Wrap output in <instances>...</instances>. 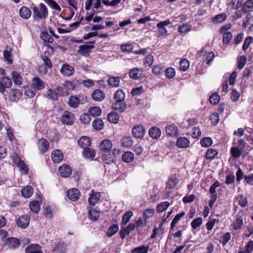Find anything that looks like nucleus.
Returning <instances> with one entry per match:
<instances>
[{
	"label": "nucleus",
	"mask_w": 253,
	"mask_h": 253,
	"mask_svg": "<svg viewBox=\"0 0 253 253\" xmlns=\"http://www.w3.org/2000/svg\"><path fill=\"white\" fill-rule=\"evenodd\" d=\"M67 195L70 200L76 201L79 199L81 196V193L78 189L72 188L67 191Z\"/></svg>",
	"instance_id": "f3484780"
},
{
	"label": "nucleus",
	"mask_w": 253,
	"mask_h": 253,
	"mask_svg": "<svg viewBox=\"0 0 253 253\" xmlns=\"http://www.w3.org/2000/svg\"><path fill=\"white\" fill-rule=\"evenodd\" d=\"M40 10H39L36 6L33 8V15L34 19H42L47 17L48 12L45 5L42 3L40 4Z\"/></svg>",
	"instance_id": "f257e3e1"
},
{
	"label": "nucleus",
	"mask_w": 253,
	"mask_h": 253,
	"mask_svg": "<svg viewBox=\"0 0 253 253\" xmlns=\"http://www.w3.org/2000/svg\"><path fill=\"white\" fill-rule=\"evenodd\" d=\"M51 8L54 9L58 11H60L61 8L59 4L54 0H44Z\"/></svg>",
	"instance_id": "13d9d810"
},
{
	"label": "nucleus",
	"mask_w": 253,
	"mask_h": 253,
	"mask_svg": "<svg viewBox=\"0 0 253 253\" xmlns=\"http://www.w3.org/2000/svg\"><path fill=\"white\" fill-rule=\"evenodd\" d=\"M140 69L138 68H134L129 72V77L133 80H137L141 77V73H140Z\"/></svg>",
	"instance_id": "ea45409f"
},
{
	"label": "nucleus",
	"mask_w": 253,
	"mask_h": 253,
	"mask_svg": "<svg viewBox=\"0 0 253 253\" xmlns=\"http://www.w3.org/2000/svg\"><path fill=\"white\" fill-rule=\"evenodd\" d=\"M20 16L24 19H28L31 15V10L27 7L23 6L19 10Z\"/></svg>",
	"instance_id": "c85d7f7f"
},
{
	"label": "nucleus",
	"mask_w": 253,
	"mask_h": 253,
	"mask_svg": "<svg viewBox=\"0 0 253 253\" xmlns=\"http://www.w3.org/2000/svg\"><path fill=\"white\" fill-rule=\"evenodd\" d=\"M107 82L112 87H118L119 86L120 78L119 77H110L108 79Z\"/></svg>",
	"instance_id": "37998d69"
},
{
	"label": "nucleus",
	"mask_w": 253,
	"mask_h": 253,
	"mask_svg": "<svg viewBox=\"0 0 253 253\" xmlns=\"http://www.w3.org/2000/svg\"><path fill=\"white\" fill-rule=\"evenodd\" d=\"M166 132L169 136H175L178 134V129L175 125L172 124L166 127Z\"/></svg>",
	"instance_id": "b1692460"
},
{
	"label": "nucleus",
	"mask_w": 253,
	"mask_h": 253,
	"mask_svg": "<svg viewBox=\"0 0 253 253\" xmlns=\"http://www.w3.org/2000/svg\"><path fill=\"white\" fill-rule=\"evenodd\" d=\"M75 117L73 113L65 111L61 117V121L62 124L72 125L75 122Z\"/></svg>",
	"instance_id": "39448f33"
},
{
	"label": "nucleus",
	"mask_w": 253,
	"mask_h": 253,
	"mask_svg": "<svg viewBox=\"0 0 253 253\" xmlns=\"http://www.w3.org/2000/svg\"><path fill=\"white\" fill-rule=\"evenodd\" d=\"M185 212L184 211H182L180 213L177 214L174 218L173 219L171 225H170V229H172L174 227L176 224L179 221V220L185 216Z\"/></svg>",
	"instance_id": "de8ad7c7"
},
{
	"label": "nucleus",
	"mask_w": 253,
	"mask_h": 253,
	"mask_svg": "<svg viewBox=\"0 0 253 253\" xmlns=\"http://www.w3.org/2000/svg\"><path fill=\"white\" fill-rule=\"evenodd\" d=\"M24 89H25L24 94L28 97H29L30 98H32L36 95V93H37L36 89H33L32 87L31 88H30V87L29 86L25 87Z\"/></svg>",
	"instance_id": "680f3d73"
},
{
	"label": "nucleus",
	"mask_w": 253,
	"mask_h": 253,
	"mask_svg": "<svg viewBox=\"0 0 253 253\" xmlns=\"http://www.w3.org/2000/svg\"><path fill=\"white\" fill-rule=\"evenodd\" d=\"M43 213L46 217L52 218L53 217V212L50 205H47L43 208Z\"/></svg>",
	"instance_id": "69168bd1"
},
{
	"label": "nucleus",
	"mask_w": 253,
	"mask_h": 253,
	"mask_svg": "<svg viewBox=\"0 0 253 253\" xmlns=\"http://www.w3.org/2000/svg\"><path fill=\"white\" fill-rule=\"evenodd\" d=\"M101 195L100 192L91 191L88 198V203L90 205L94 206L100 201Z\"/></svg>",
	"instance_id": "f8f14e48"
},
{
	"label": "nucleus",
	"mask_w": 253,
	"mask_h": 253,
	"mask_svg": "<svg viewBox=\"0 0 253 253\" xmlns=\"http://www.w3.org/2000/svg\"><path fill=\"white\" fill-rule=\"evenodd\" d=\"M108 120L113 124H117L119 120V116L115 113H110L107 115Z\"/></svg>",
	"instance_id": "052dcab7"
},
{
	"label": "nucleus",
	"mask_w": 253,
	"mask_h": 253,
	"mask_svg": "<svg viewBox=\"0 0 253 253\" xmlns=\"http://www.w3.org/2000/svg\"><path fill=\"white\" fill-rule=\"evenodd\" d=\"M227 18V15L225 13L215 15L212 18V22L214 24H219L224 22Z\"/></svg>",
	"instance_id": "79ce46f5"
},
{
	"label": "nucleus",
	"mask_w": 253,
	"mask_h": 253,
	"mask_svg": "<svg viewBox=\"0 0 253 253\" xmlns=\"http://www.w3.org/2000/svg\"><path fill=\"white\" fill-rule=\"evenodd\" d=\"M78 144L81 148L85 149V148L89 147L91 142L90 138L87 136H82L78 141Z\"/></svg>",
	"instance_id": "412c9836"
},
{
	"label": "nucleus",
	"mask_w": 253,
	"mask_h": 253,
	"mask_svg": "<svg viewBox=\"0 0 253 253\" xmlns=\"http://www.w3.org/2000/svg\"><path fill=\"white\" fill-rule=\"evenodd\" d=\"M88 112L90 116L97 117L101 115L102 110L99 106H91L88 108Z\"/></svg>",
	"instance_id": "c756f323"
},
{
	"label": "nucleus",
	"mask_w": 253,
	"mask_h": 253,
	"mask_svg": "<svg viewBox=\"0 0 253 253\" xmlns=\"http://www.w3.org/2000/svg\"><path fill=\"white\" fill-rule=\"evenodd\" d=\"M121 141V145L127 148L131 147L134 143V141L131 136L123 137Z\"/></svg>",
	"instance_id": "cd10ccee"
},
{
	"label": "nucleus",
	"mask_w": 253,
	"mask_h": 253,
	"mask_svg": "<svg viewBox=\"0 0 253 253\" xmlns=\"http://www.w3.org/2000/svg\"><path fill=\"white\" fill-rule=\"evenodd\" d=\"M200 143L202 146L205 147H209L212 144V140L211 137H204L201 140Z\"/></svg>",
	"instance_id": "0e129e2a"
},
{
	"label": "nucleus",
	"mask_w": 253,
	"mask_h": 253,
	"mask_svg": "<svg viewBox=\"0 0 253 253\" xmlns=\"http://www.w3.org/2000/svg\"><path fill=\"white\" fill-rule=\"evenodd\" d=\"M217 155V151L213 149H209L206 154L207 159H212Z\"/></svg>",
	"instance_id": "774afa93"
},
{
	"label": "nucleus",
	"mask_w": 253,
	"mask_h": 253,
	"mask_svg": "<svg viewBox=\"0 0 253 253\" xmlns=\"http://www.w3.org/2000/svg\"><path fill=\"white\" fill-rule=\"evenodd\" d=\"M17 166L19 168V170L23 174H27L29 172L28 166L24 161H21L17 164Z\"/></svg>",
	"instance_id": "a18cd8bd"
},
{
	"label": "nucleus",
	"mask_w": 253,
	"mask_h": 253,
	"mask_svg": "<svg viewBox=\"0 0 253 253\" xmlns=\"http://www.w3.org/2000/svg\"><path fill=\"white\" fill-rule=\"evenodd\" d=\"M44 64L39 67V72L40 74L45 75L48 72V69H51L53 67L50 59L46 55L42 57Z\"/></svg>",
	"instance_id": "7ed1b4c3"
},
{
	"label": "nucleus",
	"mask_w": 253,
	"mask_h": 253,
	"mask_svg": "<svg viewBox=\"0 0 253 253\" xmlns=\"http://www.w3.org/2000/svg\"><path fill=\"white\" fill-rule=\"evenodd\" d=\"M88 212L89 219L93 221H97L100 217V212L92 208H89Z\"/></svg>",
	"instance_id": "393cba45"
},
{
	"label": "nucleus",
	"mask_w": 253,
	"mask_h": 253,
	"mask_svg": "<svg viewBox=\"0 0 253 253\" xmlns=\"http://www.w3.org/2000/svg\"><path fill=\"white\" fill-rule=\"evenodd\" d=\"M121 50L124 52H131L133 49V45L132 43H124L121 45Z\"/></svg>",
	"instance_id": "338daca9"
},
{
	"label": "nucleus",
	"mask_w": 253,
	"mask_h": 253,
	"mask_svg": "<svg viewBox=\"0 0 253 253\" xmlns=\"http://www.w3.org/2000/svg\"><path fill=\"white\" fill-rule=\"evenodd\" d=\"M133 154L129 151L125 152L122 156V160L125 163H130L133 161Z\"/></svg>",
	"instance_id": "09e8293b"
},
{
	"label": "nucleus",
	"mask_w": 253,
	"mask_h": 253,
	"mask_svg": "<svg viewBox=\"0 0 253 253\" xmlns=\"http://www.w3.org/2000/svg\"><path fill=\"white\" fill-rule=\"evenodd\" d=\"M60 71L62 75L68 77L73 75L75 70L72 66L67 63H64L62 65Z\"/></svg>",
	"instance_id": "4468645a"
},
{
	"label": "nucleus",
	"mask_w": 253,
	"mask_h": 253,
	"mask_svg": "<svg viewBox=\"0 0 253 253\" xmlns=\"http://www.w3.org/2000/svg\"><path fill=\"white\" fill-rule=\"evenodd\" d=\"M244 224L243 219L242 215H236L235 221L232 224L233 228L234 230H239L242 228Z\"/></svg>",
	"instance_id": "7c9ffc66"
},
{
	"label": "nucleus",
	"mask_w": 253,
	"mask_h": 253,
	"mask_svg": "<svg viewBox=\"0 0 253 253\" xmlns=\"http://www.w3.org/2000/svg\"><path fill=\"white\" fill-rule=\"evenodd\" d=\"M131 133L134 138L142 139L144 137L146 133V130L142 125H137L132 128Z\"/></svg>",
	"instance_id": "20e7f679"
},
{
	"label": "nucleus",
	"mask_w": 253,
	"mask_h": 253,
	"mask_svg": "<svg viewBox=\"0 0 253 253\" xmlns=\"http://www.w3.org/2000/svg\"><path fill=\"white\" fill-rule=\"evenodd\" d=\"M30 216L28 215H22L19 217L16 221L17 225L22 228H26L29 224Z\"/></svg>",
	"instance_id": "6e6552de"
},
{
	"label": "nucleus",
	"mask_w": 253,
	"mask_h": 253,
	"mask_svg": "<svg viewBox=\"0 0 253 253\" xmlns=\"http://www.w3.org/2000/svg\"><path fill=\"white\" fill-rule=\"evenodd\" d=\"M31 87L36 90H41L45 87V83L39 77H34L31 80Z\"/></svg>",
	"instance_id": "423d86ee"
},
{
	"label": "nucleus",
	"mask_w": 253,
	"mask_h": 253,
	"mask_svg": "<svg viewBox=\"0 0 253 253\" xmlns=\"http://www.w3.org/2000/svg\"><path fill=\"white\" fill-rule=\"evenodd\" d=\"M67 245L63 241L55 243L52 249V252L57 253H66Z\"/></svg>",
	"instance_id": "1a4fd4ad"
},
{
	"label": "nucleus",
	"mask_w": 253,
	"mask_h": 253,
	"mask_svg": "<svg viewBox=\"0 0 253 253\" xmlns=\"http://www.w3.org/2000/svg\"><path fill=\"white\" fill-rule=\"evenodd\" d=\"M22 96V93L18 89H12L9 93V98L11 101H17Z\"/></svg>",
	"instance_id": "5701e85b"
},
{
	"label": "nucleus",
	"mask_w": 253,
	"mask_h": 253,
	"mask_svg": "<svg viewBox=\"0 0 253 253\" xmlns=\"http://www.w3.org/2000/svg\"><path fill=\"white\" fill-rule=\"evenodd\" d=\"M164 224H162L161 223H160L158 227H155L153 230V233L151 235V239H155L158 234H163L164 232V229L163 227Z\"/></svg>",
	"instance_id": "c03bdc74"
},
{
	"label": "nucleus",
	"mask_w": 253,
	"mask_h": 253,
	"mask_svg": "<svg viewBox=\"0 0 253 253\" xmlns=\"http://www.w3.org/2000/svg\"><path fill=\"white\" fill-rule=\"evenodd\" d=\"M93 127L97 130H102L104 128V123L103 121L99 119H95L92 124Z\"/></svg>",
	"instance_id": "49530a36"
},
{
	"label": "nucleus",
	"mask_w": 253,
	"mask_h": 253,
	"mask_svg": "<svg viewBox=\"0 0 253 253\" xmlns=\"http://www.w3.org/2000/svg\"><path fill=\"white\" fill-rule=\"evenodd\" d=\"M155 214V210L153 209H147L144 211L143 213V217L144 220L147 221V220L153 217Z\"/></svg>",
	"instance_id": "603ef678"
},
{
	"label": "nucleus",
	"mask_w": 253,
	"mask_h": 253,
	"mask_svg": "<svg viewBox=\"0 0 253 253\" xmlns=\"http://www.w3.org/2000/svg\"><path fill=\"white\" fill-rule=\"evenodd\" d=\"M133 213L131 211H126L122 216V224L126 225L130 220Z\"/></svg>",
	"instance_id": "5fc2aeb1"
},
{
	"label": "nucleus",
	"mask_w": 253,
	"mask_h": 253,
	"mask_svg": "<svg viewBox=\"0 0 253 253\" xmlns=\"http://www.w3.org/2000/svg\"><path fill=\"white\" fill-rule=\"evenodd\" d=\"M87 102V97L84 95L71 96L69 97L68 105L73 108H77L79 105L84 104Z\"/></svg>",
	"instance_id": "f03ea898"
},
{
	"label": "nucleus",
	"mask_w": 253,
	"mask_h": 253,
	"mask_svg": "<svg viewBox=\"0 0 253 253\" xmlns=\"http://www.w3.org/2000/svg\"><path fill=\"white\" fill-rule=\"evenodd\" d=\"M60 175L62 177H68L72 174V169L70 166L64 164L59 168Z\"/></svg>",
	"instance_id": "ddd939ff"
},
{
	"label": "nucleus",
	"mask_w": 253,
	"mask_h": 253,
	"mask_svg": "<svg viewBox=\"0 0 253 253\" xmlns=\"http://www.w3.org/2000/svg\"><path fill=\"white\" fill-rule=\"evenodd\" d=\"M154 61V56L151 54H148L144 59L143 65L145 67H151Z\"/></svg>",
	"instance_id": "4d7b16f0"
},
{
	"label": "nucleus",
	"mask_w": 253,
	"mask_h": 253,
	"mask_svg": "<svg viewBox=\"0 0 253 253\" xmlns=\"http://www.w3.org/2000/svg\"><path fill=\"white\" fill-rule=\"evenodd\" d=\"M45 96L52 101H57L58 100V94L56 91H53L51 88H48L45 94Z\"/></svg>",
	"instance_id": "f704fd0d"
},
{
	"label": "nucleus",
	"mask_w": 253,
	"mask_h": 253,
	"mask_svg": "<svg viewBox=\"0 0 253 253\" xmlns=\"http://www.w3.org/2000/svg\"><path fill=\"white\" fill-rule=\"evenodd\" d=\"M29 207L31 211L38 213L41 209V203L37 200H34L29 203Z\"/></svg>",
	"instance_id": "473e14b6"
},
{
	"label": "nucleus",
	"mask_w": 253,
	"mask_h": 253,
	"mask_svg": "<svg viewBox=\"0 0 253 253\" xmlns=\"http://www.w3.org/2000/svg\"><path fill=\"white\" fill-rule=\"evenodd\" d=\"M189 141L186 137H179L176 141V146L179 148H186L189 146Z\"/></svg>",
	"instance_id": "a19ab883"
},
{
	"label": "nucleus",
	"mask_w": 253,
	"mask_h": 253,
	"mask_svg": "<svg viewBox=\"0 0 253 253\" xmlns=\"http://www.w3.org/2000/svg\"><path fill=\"white\" fill-rule=\"evenodd\" d=\"M126 97V94L123 89H119L115 93L114 98L116 101H124Z\"/></svg>",
	"instance_id": "e433bc0d"
},
{
	"label": "nucleus",
	"mask_w": 253,
	"mask_h": 253,
	"mask_svg": "<svg viewBox=\"0 0 253 253\" xmlns=\"http://www.w3.org/2000/svg\"><path fill=\"white\" fill-rule=\"evenodd\" d=\"M178 183V180L174 176H170L166 183V188L169 189H173L176 187Z\"/></svg>",
	"instance_id": "4c0bfd02"
},
{
	"label": "nucleus",
	"mask_w": 253,
	"mask_h": 253,
	"mask_svg": "<svg viewBox=\"0 0 253 253\" xmlns=\"http://www.w3.org/2000/svg\"><path fill=\"white\" fill-rule=\"evenodd\" d=\"M82 155L84 158L93 160L96 156V151L94 149L89 147L83 149Z\"/></svg>",
	"instance_id": "2eb2a0df"
},
{
	"label": "nucleus",
	"mask_w": 253,
	"mask_h": 253,
	"mask_svg": "<svg viewBox=\"0 0 253 253\" xmlns=\"http://www.w3.org/2000/svg\"><path fill=\"white\" fill-rule=\"evenodd\" d=\"M91 96L93 100L100 102L105 99L106 95L102 90L96 89L92 92Z\"/></svg>",
	"instance_id": "dca6fc26"
},
{
	"label": "nucleus",
	"mask_w": 253,
	"mask_h": 253,
	"mask_svg": "<svg viewBox=\"0 0 253 253\" xmlns=\"http://www.w3.org/2000/svg\"><path fill=\"white\" fill-rule=\"evenodd\" d=\"M101 159L105 164L110 165L115 162V156L111 152L103 153Z\"/></svg>",
	"instance_id": "6ab92c4d"
},
{
	"label": "nucleus",
	"mask_w": 253,
	"mask_h": 253,
	"mask_svg": "<svg viewBox=\"0 0 253 253\" xmlns=\"http://www.w3.org/2000/svg\"><path fill=\"white\" fill-rule=\"evenodd\" d=\"M40 37L44 43H52L54 39L52 37L49 35L46 31H42L40 35Z\"/></svg>",
	"instance_id": "72a5a7b5"
},
{
	"label": "nucleus",
	"mask_w": 253,
	"mask_h": 253,
	"mask_svg": "<svg viewBox=\"0 0 253 253\" xmlns=\"http://www.w3.org/2000/svg\"><path fill=\"white\" fill-rule=\"evenodd\" d=\"M169 206L170 204L169 202L165 201L161 202L157 206V212L160 213L162 212L166 211Z\"/></svg>",
	"instance_id": "8fccbe9b"
},
{
	"label": "nucleus",
	"mask_w": 253,
	"mask_h": 253,
	"mask_svg": "<svg viewBox=\"0 0 253 253\" xmlns=\"http://www.w3.org/2000/svg\"><path fill=\"white\" fill-rule=\"evenodd\" d=\"M94 47L93 45H81L79 47L78 52L81 55H84L89 53L90 50Z\"/></svg>",
	"instance_id": "bb28decb"
},
{
	"label": "nucleus",
	"mask_w": 253,
	"mask_h": 253,
	"mask_svg": "<svg viewBox=\"0 0 253 253\" xmlns=\"http://www.w3.org/2000/svg\"><path fill=\"white\" fill-rule=\"evenodd\" d=\"M34 192L33 188L31 186H27L21 190V194L23 197L28 198L32 196Z\"/></svg>",
	"instance_id": "c9c22d12"
},
{
	"label": "nucleus",
	"mask_w": 253,
	"mask_h": 253,
	"mask_svg": "<svg viewBox=\"0 0 253 253\" xmlns=\"http://www.w3.org/2000/svg\"><path fill=\"white\" fill-rule=\"evenodd\" d=\"M113 107L116 110H118L119 112H123L126 108V104L124 101H121L120 102H117L115 101V102L113 103Z\"/></svg>",
	"instance_id": "58836bf2"
},
{
	"label": "nucleus",
	"mask_w": 253,
	"mask_h": 253,
	"mask_svg": "<svg viewBox=\"0 0 253 253\" xmlns=\"http://www.w3.org/2000/svg\"><path fill=\"white\" fill-rule=\"evenodd\" d=\"M253 8V1L252 0H248L243 5L242 10L244 13L250 11Z\"/></svg>",
	"instance_id": "864d4df0"
},
{
	"label": "nucleus",
	"mask_w": 253,
	"mask_h": 253,
	"mask_svg": "<svg viewBox=\"0 0 253 253\" xmlns=\"http://www.w3.org/2000/svg\"><path fill=\"white\" fill-rule=\"evenodd\" d=\"M51 159L54 163H60L63 159V155L61 150L55 149L51 153Z\"/></svg>",
	"instance_id": "aec40b11"
},
{
	"label": "nucleus",
	"mask_w": 253,
	"mask_h": 253,
	"mask_svg": "<svg viewBox=\"0 0 253 253\" xmlns=\"http://www.w3.org/2000/svg\"><path fill=\"white\" fill-rule=\"evenodd\" d=\"M149 247L148 246L142 245L135 248L131 253H148Z\"/></svg>",
	"instance_id": "6e6d98bb"
},
{
	"label": "nucleus",
	"mask_w": 253,
	"mask_h": 253,
	"mask_svg": "<svg viewBox=\"0 0 253 253\" xmlns=\"http://www.w3.org/2000/svg\"><path fill=\"white\" fill-rule=\"evenodd\" d=\"M119 225L117 223L113 224L108 229L106 232V236L109 238L112 237L119 231Z\"/></svg>",
	"instance_id": "2f4dec72"
},
{
	"label": "nucleus",
	"mask_w": 253,
	"mask_h": 253,
	"mask_svg": "<svg viewBox=\"0 0 253 253\" xmlns=\"http://www.w3.org/2000/svg\"><path fill=\"white\" fill-rule=\"evenodd\" d=\"M25 253H43V251L40 244L32 243L25 249Z\"/></svg>",
	"instance_id": "0eeeda50"
},
{
	"label": "nucleus",
	"mask_w": 253,
	"mask_h": 253,
	"mask_svg": "<svg viewBox=\"0 0 253 253\" xmlns=\"http://www.w3.org/2000/svg\"><path fill=\"white\" fill-rule=\"evenodd\" d=\"M56 92L58 94V96H66L68 95L69 92L64 85H58L56 88Z\"/></svg>",
	"instance_id": "3c124183"
},
{
	"label": "nucleus",
	"mask_w": 253,
	"mask_h": 253,
	"mask_svg": "<svg viewBox=\"0 0 253 253\" xmlns=\"http://www.w3.org/2000/svg\"><path fill=\"white\" fill-rule=\"evenodd\" d=\"M11 78L15 85L20 86L23 83V79L22 75L18 72L14 71L11 73Z\"/></svg>",
	"instance_id": "4be33fe9"
},
{
	"label": "nucleus",
	"mask_w": 253,
	"mask_h": 253,
	"mask_svg": "<svg viewBox=\"0 0 253 253\" xmlns=\"http://www.w3.org/2000/svg\"><path fill=\"white\" fill-rule=\"evenodd\" d=\"M149 135L153 139H158L161 135V129L156 126H153L149 130Z\"/></svg>",
	"instance_id": "a878e982"
},
{
	"label": "nucleus",
	"mask_w": 253,
	"mask_h": 253,
	"mask_svg": "<svg viewBox=\"0 0 253 253\" xmlns=\"http://www.w3.org/2000/svg\"><path fill=\"white\" fill-rule=\"evenodd\" d=\"M112 147V143L109 139H105L99 144V148L103 153L111 152Z\"/></svg>",
	"instance_id": "9b49d317"
},
{
	"label": "nucleus",
	"mask_w": 253,
	"mask_h": 253,
	"mask_svg": "<svg viewBox=\"0 0 253 253\" xmlns=\"http://www.w3.org/2000/svg\"><path fill=\"white\" fill-rule=\"evenodd\" d=\"M38 148L42 153H44L48 150L49 143L44 138H41L38 142Z\"/></svg>",
	"instance_id": "a211bd4d"
},
{
	"label": "nucleus",
	"mask_w": 253,
	"mask_h": 253,
	"mask_svg": "<svg viewBox=\"0 0 253 253\" xmlns=\"http://www.w3.org/2000/svg\"><path fill=\"white\" fill-rule=\"evenodd\" d=\"M5 244L9 248L16 249L20 247L21 241L15 237H9L5 240Z\"/></svg>",
	"instance_id": "9d476101"
},
{
	"label": "nucleus",
	"mask_w": 253,
	"mask_h": 253,
	"mask_svg": "<svg viewBox=\"0 0 253 253\" xmlns=\"http://www.w3.org/2000/svg\"><path fill=\"white\" fill-rule=\"evenodd\" d=\"M165 76L168 79H172L175 76V71L173 68L169 67L165 71Z\"/></svg>",
	"instance_id": "e2e57ef3"
},
{
	"label": "nucleus",
	"mask_w": 253,
	"mask_h": 253,
	"mask_svg": "<svg viewBox=\"0 0 253 253\" xmlns=\"http://www.w3.org/2000/svg\"><path fill=\"white\" fill-rule=\"evenodd\" d=\"M190 66V63L186 59H182L179 62V69L182 71H186Z\"/></svg>",
	"instance_id": "bf43d9fd"
}]
</instances>
